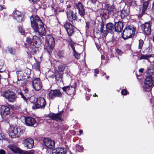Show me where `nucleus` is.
<instances>
[{
    "label": "nucleus",
    "mask_w": 154,
    "mask_h": 154,
    "mask_svg": "<svg viewBox=\"0 0 154 154\" xmlns=\"http://www.w3.org/2000/svg\"><path fill=\"white\" fill-rule=\"evenodd\" d=\"M62 89L63 91L66 93L67 94L71 95L73 94L75 91V88L71 86H68L63 88Z\"/></svg>",
    "instance_id": "20"
},
{
    "label": "nucleus",
    "mask_w": 154,
    "mask_h": 154,
    "mask_svg": "<svg viewBox=\"0 0 154 154\" xmlns=\"http://www.w3.org/2000/svg\"><path fill=\"white\" fill-rule=\"evenodd\" d=\"M4 64V62L3 60L0 61V70L2 69Z\"/></svg>",
    "instance_id": "45"
},
{
    "label": "nucleus",
    "mask_w": 154,
    "mask_h": 154,
    "mask_svg": "<svg viewBox=\"0 0 154 154\" xmlns=\"http://www.w3.org/2000/svg\"><path fill=\"white\" fill-rule=\"evenodd\" d=\"M116 53L120 55L122 53V52L119 49H116Z\"/></svg>",
    "instance_id": "42"
},
{
    "label": "nucleus",
    "mask_w": 154,
    "mask_h": 154,
    "mask_svg": "<svg viewBox=\"0 0 154 154\" xmlns=\"http://www.w3.org/2000/svg\"><path fill=\"white\" fill-rule=\"evenodd\" d=\"M106 29L104 30L106 35L108 32H111L112 31H113L115 29L114 26L113 24L111 23H107L106 25Z\"/></svg>",
    "instance_id": "25"
},
{
    "label": "nucleus",
    "mask_w": 154,
    "mask_h": 154,
    "mask_svg": "<svg viewBox=\"0 0 154 154\" xmlns=\"http://www.w3.org/2000/svg\"><path fill=\"white\" fill-rule=\"evenodd\" d=\"M148 72L149 73V70L148 71Z\"/></svg>",
    "instance_id": "57"
},
{
    "label": "nucleus",
    "mask_w": 154,
    "mask_h": 154,
    "mask_svg": "<svg viewBox=\"0 0 154 154\" xmlns=\"http://www.w3.org/2000/svg\"><path fill=\"white\" fill-rule=\"evenodd\" d=\"M104 58V57L103 55H102L101 56V58L102 59H103Z\"/></svg>",
    "instance_id": "53"
},
{
    "label": "nucleus",
    "mask_w": 154,
    "mask_h": 154,
    "mask_svg": "<svg viewBox=\"0 0 154 154\" xmlns=\"http://www.w3.org/2000/svg\"><path fill=\"white\" fill-rule=\"evenodd\" d=\"M32 85L36 91L40 90L42 87L41 81L38 78H35L32 80Z\"/></svg>",
    "instance_id": "11"
},
{
    "label": "nucleus",
    "mask_w": 154,
    "mask_h": 154,
    "mask_svg": "<svg viewBox=\"0 0 154 154\" xmlns=\"http://www.w3.org/2000/svg\"><path fill=\"white\" fill-rule=\"evenodd\" d=\"M28 76H29V75H27L26 77H28Z\"/></svg>",
    "instance_id": "59"
},
{
    "label": "nucleus",
    "mask_w": 154,
    "mask_h": 154,
    "mask_svg": "<svg viewBox=\"0 0 154 154\" xmlns=\"http://www.w3.org/2000/svg\"><path fill=\"white\" fill-rule=\"evenodd\" d=\"M121 93L123 95H125L127 94V91L126 90L124 89L122 91Z\"/></svg>",
    "instance_id": "39"
},
{
    "label": "nucleus",
    "mask_w": 154,
    "mask_h": 154,
    "mask_svg": "<svg viewBox=\"0 0 154 154\" xmlns=\"http://www.w3.org/2000/svg\"><path fill=\"white\" fill-rule=\"evenodd\" d=\"M31 26L35 32H37L40 36L45 38L46 33L43 23L37 16L34 17L32 16L30 18Z\"/></svg>",
    "instance_id": "1"
},
{
    "label": "nucleus",
    "mask_w": 154,
    "mask_h": 154,
    "mask_svg": "<svg viewBox=\"0 0 154 154\" xmlns=\"http://www.w3.org/2000/svg\"><path fill=\"white\" fill-rule=\"evenodd\" d=\"M0 112L2 118L4 119H8L10 116V108L6 106H1Z\"/></svg>",
    "instance_id": "8"
},
{
    "label": "nucleus",
    "mask_w": 154,
    "mask_h": 154,
    "mask_svg": "<svg viewBox=\"0 0 154 154\" xmlns=\"http://www.w3.org/2000/svg\"><path fill=\"white\" fill-rule=\"evenodd\" d=\"M62 113L61 112L57 114L51 113L48 115L49 117L53 120L58 121L61 120Z\"/></svg>",
    "instance_id": "23"
},
{
    "label": "nucleus",
    "mask_w": 154,
    "mask_h": 154,
    "mask_svg": "<svg viewBox=\"0 0 154 154\" xmlns=\"http://www.w3.org/2000/svg\"><path fill=\"white\" fill-rule=\"evenodd\" d=\"M36 109L44 108L46 105L45 100L43 97H39L36 99L35 102Z\"/></svg>",
    "instance_id": "12"
},
{
    "label": "nucleus",
    "mask_w": 154,
    "mask_h": 154,
    "mask_svg": "<svg viewBox=\"0 0 154 154\" xmlns=\"http://www.w3.org/2000/svg\"><path fill=\"white\" fill-rule=\"evenodd\" d=\"M91 2L94 4H95L97 1V0H91Z\"/></svg>",
    "instance_id": "50"
},
{
    "label": "nucleus",
    "mask_w": 154,
    "mask_h": 154,
    "mask_svg": "<svg viewBox=\"0 0 154 154\" xmlns=\"http://www.w3.org/2000/svg\"><path fill=\"white\" fill-rule=\"evenodd\" d=\"M8 51L9 52L12 54H14L15 53V50L14 49L11 48L9 49Z\"/></svg>",
    "instance_id": "38"
},
{
    "label": "nucleus",
    "mask_w": 154,
    "mask_h": 154,
    "mask_svg": "<svg viewBox=\"0 0 154 154\" xmlns=\"http://www.w3.org/2000/svg\"><path fill=\"white\" fill-rule=\"evenodd\" d=\"M123 28V24L121 22L116 23L115 24V29L117 32H120Z\"/></svg>",
    "instance_id": "26"
},
{
    "label": "nucleus",
    "mask_w": 154,
    "mask_h": 154,
    "mask_svg": "<svg viewBox=\"0 0 154 154\" xmlns=\"http://www.w3.org/2000/svg\"><path fill=\"white\" fill-rule=\"evenodd\" d=\"M25 124L27 126L36 127L37 125V123L35 120L31 117L25 118Z\"/></svg>",
    "instance_id": "10"
},
{
    "label": "nucleus",
    "mask_w": 154,
    "mask_h": 154,
    "mask_svg": "<svg viewBox=\"0 0 154 154\" xmlns=\"http://www.w3.org/2000/svg\"><path fill=\"white\" fill-rule=\"evenodd\" d=\"M23 144L24 146L27 148L32 149L34 146V140L33 139L31 138L26 139L24 140Z\"/></svg>",
    "instance_id": "17"
},
{
    "label": "nucleus",
    "mask_w": 154,
    "mask_h": 154,
    "mask_svg": "<svg viewBox=\"0 0 154 154\" xmlns=\"http://www.w3.org/2000/svg\"><path fill=\"white\" fill-rule=\"evenodd\" d=\"M143 31L144 33L148 35L150 34L151 31V24L149 22L143 24L142 25Z\"/></svg>",
    "instance_id": "14"
},
{
    "label": "nucleus",
    "mask_w": 154,
    "mask_h": 154,
    "mask_svg": "<svg viewBox=\"0 0 154 154\" xmlns=\"http://www.w3.org/2000/svg\"><path fill=\"white\" fill-rule=\"evenodd\" d=\"M127 2L130 6H134L137 5L136 2L133 0H127Z\"/></svg>",
    "instance_id": "34"
},
{
    "label": "nucleus",
    "mask_w": 154,
    "mask_h": 154,
    "mask_svg": "<svg viewBox=\"0 0 154 154\" xmlns=\"http://www.w3.org/2000/svg\"><path fill=\"white\" fill-rule=\"evenodd\" d=\"M5 9H6V7L4 5H0V11H1L2 10Z\"/></svg>",
    "instance_id": "47"
},
{
    "label": "nucleus",
    "mask_w": 154,
    "mask_h": 154,
    "mask_svg": "<svg viewBox=\"0 0 154 154\" xmlns=\"http://www.w3.org/2000/svg\"><path fill=\"white\" fill-rule=\"evenodd\" d=\"M25 131L24 129H21L20 127L15 128L11 126L8 130V133L10 137L12 138H15L19 137Z\"/></svg>",
    "instance_id": "3"
},
{
    "label": "nucleus",
    "mask_w": 154,
    "mask_h": 154,
    "mask_svg": "<svg viewBox=\"0 0 154 154\" xmlns=\"http://www.w3.org/2000/svg\"><path fill=\"white\" fill-rule=\"evenodd\" d=\"M21 97L25 101H26L27 99L26 97L24 96L23 94L22 93H19Z\"/></svg>",
    "instance_id": "43"
},
{
    "label": "nucleus",
    "mask_w": 154,
    "mask_h": 154,
    "mask_svg": "<svg viewBox=\"0 0 154 154\" xmlns=\"http://www.w3.org/2000/svg\"><path fill=\"white\" fill-rule=\"evenodd\" d=\"M135 31V29L131 26L126 27L123 31L122 38L125 39L132 37L134 35Z\"/></svg>",
    "instance_id": "6"
},
{
    "label": "nucleus",
    "mask_w": 154,
    "mask_h": 154,
    "mask_svg": "<svg viewBox=\"0 0 154 154\" xmlns=\"http://www.w3.org/2000/svg\"><path fill=\"white\" fill-rule=\"evenodd\" d=\"M66 32L69 36H71L74 32L75 27L69 23H66L64 25Z\"/></svg>",
    "instance_id": "15"
},
{
    "label": "nucleus",
    "mask_w": 154,
    "mask_h": 154,
    "mask_svg": "<svg viewBox=\"0 0 154 154\" xmlns=\"http://www.w3.org/2000/svg\"><path fill=\"white\" fill-rule=\"evenodd\" d=\"M2 96L5 98L10 102H14L16 99V96L15 93L9 90H5L2 92Z\"/></svg>",
    "instance_id": "5"
},
{
    "label": "nucleus",
    "mask_w": 154,
    "mask_h": 154,
    "mask_svg": "<svg viewBox=\"0 0 154 154\" xmlns=\"http://www.w3.org/2000/svg\"><path fill=\"white\" fill-rule=\"evenodd\" d=\"M67 152V151L66 148L59 147L53 150L51 154H66Z\"/></svg>",
    "instance_id": "22"
},
{
    "label": "nucleus",
    "mask_w": 154,
    "mask_h": 154,
    "mask_svg": "<svg viewBox=\"0 0 154 154\" xmlns=\"http://www.w3.org/2000/svg\"><path fill=\"white\" fill-rule=\"evenodd\" d=\"M143 40H139V49H141L143 46Z\"/></svg>",
    "instance_id": "37"
},
{
    "label": "nucleus",
    "mask_w": 154,
    "mask_h": 154,
    "mask_svg": "<svg viewBox=\"0 0 154 154\" xmlns=\"http://www.w3.org/2000/svg\"><path fill=\"white\" fill-rule=\"evenodd\" d=\"M129 12L128 10H122L121 11V16L122 18H124L125 17L127 16L129 14Z\"/></svg>",
    "instance_id": "29"
},
{
    "label": "nucleus",
    "mask_w": 154,
    "mask_h": 154,
    "mask_svg": "<svg viewBox=\"0 0 154 154\" xmlns=\"http://www.w3.org/2000/svg\"><path fill=\"white\" fill-rule=\"evenodd\" d=\"M106 8L108 11V15H113L116 14L118 11L114 5L107 4L106 5Z\"/></svg>",
    "instance_id": "16"
},
{
    "label": "nucleus",
    "mask_w": 154,
    "mask_h": 154,
    "mask_svg": "<svg viewBox=\"0 0 154 154\" xmlns=\"http://www.w3.org/2000/svg\"><path fill=\"white\" fill-rule=\"evenodd\" d=\"M95 75V76H96V74H95V75Z\"/></svg>",
    "instance_id": "58"
},
{
    "label": "nucleus",
    "mask_w": 154,
    "mask_h": 154,
    "mask_svg": "<svg viewBox=\"0 0 154 154\" xmlns=\"http://www.w3.org/2000/svg\"><path fill=\"white\" fill-rule=\"evenodd\" d=\"M97 96V95L96 94H95L94 96L93 95L94 97H95V96Z\"/></svg>",
    "instance_id": "56"
},
{
    "label": "nucleus",
    "mask_w": 154,
    "mask_h": 154,
    "mask_svg": "<svg viewBox=\"0 0 154 154\" xmlns=\"http://www.w3.org/2000/svg\"><path fill=\"white\" fill-rule=\"evenodd\" d=\"M153 84V82L152 76L150 75L147 76L144 85L143 86L144 91L145 92L150 91Z\"/></svg>",
    "instance_id": "7"
},
{
    "label": "nucleus",
    "mask_w": 154,
    "mask_h": 154,
    "mask_svg": "<svg viewBox=\"0 0 154 154\" xmlns=\"http://www.w3.org/2000/svg\"><path fill=\"white\" fill-rule=\"evenodd\" d=\"M104 24H103V23H101L100 25V32L102 33H103V34H104V36H106V34H105V32H104V31L103 30V28L104 27Z\"/></svg>",
    "instance_id": "36"
},
{
    "label": "nucleus",
    "mask_w": 154,
    "mask_h": 154,
    "mask_svg": "<svg viewBox=\"0 0 154 154\" xmlns=\"http://www.w3.org/2000/svg\"><path fill=\"white\" fill-rule=\"evenodd\" d=\"M39 40L38 38L36 35L33 36L32 39L29 37H27L26 41L30 46L27 52L29 55H31L35 53V45L37 44Z\"/></svg>",
    "instance_id": "2"
},
{
    "label": "nucleus",
    "mask_w": 154,
    "mask_h": 154,
    "mask_svg": "<svg viewBox=\"0 0 154 154\" xmlns=\"http://www.w3.org/2000/svg\"><path fill=\"white\" fill-rule=\"evenodd\" d=\"M149 3L148 2H144L143 6L142 12L144 13L147 8Z\"/></svg>",
    "instance_id": "33"
},
{
    "label": "nucleus",
    "mask_w": 154,
    "mask_h": 154,
    "mask_svg": "<svg viewBox=\"0 0 154 154\" xmlns=\"http://www.w3.org/2000/svg\"><path fill=\"white\" fill-rule=\"evenodd\" d=\"M8 148L15 153H19V154H33L34 153V151L33 150L27 151H23L11 144L8 146Z\"/></svg>",
    "instance_id": "9"
},
{
    "label": "nucleus",
    "mask_w": 154,
    "mask_h": 154,
    "mask_svg": "<svg viewBox=\"0 0 154 154\" xmlns=\"http://www.w3.org/2000/svg\"><path fill=\"white\" fill-rule=\"evenodd\" d=\"M151 57V55L142 54L140 57V60L146 59L148 60Z\"/></svg>",
    "instance_id": "30"
},
{
    "label": "nucleus",
    "mask_w": 154,
    "mask_h": 154,
    "mask_svg": "<svg viewBox=\"0 0 154 154\" xmlns=\"http://www.w3.org/2000/svg\"><path fill=\"white\" fill-rule=\"evenodd\" d=\"M79 133H80V134H81L82 133H83V131L82 130H80L79 131Z\"/></svg>",
    "instance_id": "52"
},
{
    "label": "nucleus",
    "mask_w": 154,
    "mask_h": 154,
    "mask_svg": "<svg viewBox=\"0 0 154 154\" xmlns=\"http://www.w3.org/2000/svg\"><path fill=\"white\" fill-rule=\"evenodd\" d=\"M143 70H144L143 69H140L139 70V72H143Z\"/></svg>",
    "instance_id": "51"
},
{
    "label": "nucleus",
    "mask_w": 154,
    "mask_h": 154,
    "mask_svg": "<svg viewBox=\"0 0 154 154\" xmlns=\"http://www.w3.org/2000/svg\"><path fill=\"white\" fill-rule=\"evenodd\" d=\"M0 154H6L5 150L3 149H0Z\"/></svg>",
    "instance_id": "46"
},
{
    "label": "nucleus",
    "mask_w": 154,
    "mask_h": 154,
    "mask_svg": "<svg viewBox=\"0 0 154 154\" xmlns=\"http://www.w3.org/2000/svg\"><path fill=\"white\" fill-rule=\"evenodd\" d=\"M77 149L79 151H82L83 149V148L80 146H78L77 147Z\"/></svg>",
    "instance_id": "44"
},
{
    "label": "nucleus",
    "mask_w": 154,
    "mask_h": 154,
    "mask_svg": "<svg viewBox=\"0 0 154 154\" xmlns=\"http://www.w3.org/2000/svg\"><path fill=\"white\" fill-rule=\"evenodd\" d=\"M66 66L64 65L60 64L58 66V69L60 72H63L64 71Z\"/></svg>",
    "instance_id": "32"
},
{
    "label": "nucleus",
    "mask_w": 154,
    "mask_h": 154,
    "mask_svg": "<svg viewBox=\"0 0 154 154\" xmlns=\"http://www.w3.org/2000/svg\"><path fill=\"white\" fill-rule=\"evenodd\" d=\"M109 77V76H106V78L107 79H108Z\"/></svg>",
    "instance_id": "55"
},
{
    "label": "nucleus",
    "mask_w": 154,
    "mask_h": 154,
    "mask_svg": "<svg viewBox=\"0 0 154 154\" xmlns=\"http://www.w3.org/2000/svg\"><path fill=\"white\" fill-rule=\"evenodd\" d=\"M49 96L50 98L52 99L56 97H61L62 94L59 90H52L50 91L49 93Z\"/></svg>",
    "instance_id": "19"
},
{
    "label": "nucleus",
    "mask_w": 154,
    "mask_h": 154,
    "mask_svg": "<svg viewBox=\"0 0 154 154\" xmlns=\"http://www.w3.org/2000/svg\"><path fill=\"white\" fill-rule=\"evenodd\" d=\"M43 143L45 146L50 149H53L55 148L54 141L48 138H45L43 140Z\"/></svg>",
    "instance_id": "13"
},
{
    "label": "nucleus",
    "mask_w": 154,
    "mask_h": 154,
    "mask_svg": "<svg viewBox=\"0 0 154 154\" xmlns=\"http://www.w3.org/2000/svg\"><path fill=\"white\" fill-rule=\"evenodd\" d=\"M19 30L21 34L24 35V31H23V29L22 27H20L19 28Z\"/></svg>",
    "instance_id": "40"
},
{
    "label": "nucleus",
    "mask_w": 154,
    "mask_h": 154,
    "mask_svg": "<svg viewBox=\"0 0 154 154\" xmlns=\"http://www.w3.org/2000/svg\"><path fill=\"white\" fill-rule=\"evenodd\" d=\"M67 16L69 20L70 21L75 20L77 16L76 14L71 10H68L67 12Z\"/></svg>",
    "instance_id": "24"
},
{
    "label": "nucleus",
    "mask_w": 154,
    "mask_h": 154,
    "mask_svg": "<svg viewBox=\"0 0 154 154\" xmlns=\"http://www.w3.org/2000/svg\"><path fill=\"white\" fill-rule=\"evenodd\" d=\"M91 90L90 89H89L88 88L87 89V91H88V92H89Z\"/></svg>",
    "instance_id": "54"
},
{
    "label": "nucleus",
    "mask_w": 154,
    "mask_h": 154,
    "mask_svg": "<svg viewBox=\"0 0 154 154\" xmlns=\"http://www.w3.org/2000/svg\"><path fill=\"white\" fill-rule=\"evenodd\" d=\"M70 45L72 49L74 56L76 58L78 59L79 57L80 54L77 53L76 51L74 48V45L73 44L71 43H70Z\"/></svg>",
    "instance_id": "28"
},
{
    "label": "nucleus",
    "mask_w": 154,
    "mask_h": 154,
    "mask_svg": "<svg viewBox=\"0 0 154 154\" xmlns=\"http://www.w3.org/2000/svg\"><path fill=\"white\" fill-rule=\"evenodd\" d=\"M76 6L78 9L79 14L82 16L83 17L85 14V9L82 4L79 2L76 4Z\"/></svg>",
    "instance_id": "21"
},
{
    "label": "nucleus",
    "mask_w": 154,
    "mask_h": 154,
    "mask_svg": "<svg viewBox=\"0 0 154 154\" xmlns=\"http://www.w3.org/2000/svg\"><path fill=\"white\" fill-rule=\"evenodd\" d=\"M86 29L87 28V29H88L89 27V23L88 22H86Z\"/></svg>",
    "instance_id": "48"
},
{
    "label": "nucleus",
    "mask_w": 154,
    "mask_h": 154,
    "mask_svg": "<svg viewBox=\"0 0 154 154\" xmlns=\"http://www.w3.org/2000/svg\"><path fill=\"white\" fill-rule=\"evenodd\" d=\"M33 68L34 69H35L37 71H39L40 67L39 64L38 63H36L34 64L33 66Z\"/></svg>",
    "instance_id": "35"
},
{
    "label": "nucleus",
    "mask_w": 154,
    "mask_h": 154,
    "mask_svg": "<svg viewBox=\"0 0 154 154\" xmlns=\"http://www.w3.org/2000/svg\"><path fill=\"white\" fill-rule=\"evenodd\" d=\"M24 93L25 94H26V96L29 97V95H28V94H29V91L28 90V89L27 88H26L24 90Z\"/></svg>",
    "instance_id": "41"
},
{
    "label": "nucleus",
    "mask_w": 154,
    "mask_h": 154,
    "mask_svg": "<svg viewBox=\"0 0 154 154\" xmlns=\"http://www.w3.org/2000/svg\"><path fill=\"white\" fill-rule=\"evenodd\" d=\"M17 80L18 81L21 80L23 79H26V76L23 73V72L21 71H18L17 72Z\"/></svg>",
    "instance_id": "27"
},
{
    "label": "nucleus",
    "mask_w": 154,
    "mask_h": 154,
    "mask_svg": "<svg viewBox=\"0 0 154 154\" xmlns=\"http://www.w3.org/2000/svg\"><path fill=\"white\" fill-rule=\"evenodd\" d=\"M95 73L96 74H98L99 72V70L98 69H96L94 70Z\"/></svg>",
    "instance_id": "49"
},
{
    "label": "nucleus",
    "mask_w": 154,
    "mask_h": 154,
    "mask_svg": "<svg viewBox=\"0 0 154 154\" xmlns=\"http://www.w3.org/2000/svg\"><path fill=\"white\" fill-rule=\"evenodd\" d=\"M13 15L14 19L18 22H21L24 20L23 15L19 11H14Z\"/></svg>",
    "instance_id": "18"
},
{
    "label": "nucleus",
    "mask_w": 154,
    "mask_h": 154,
    "mask_svg": "<svg viewBox=\"0 0 154 154\" xmlns=\"http://www.w3.org/2000/svg\"><path fill=\"white\" fill-rule=\"evenodd\" d=\"M45 48L49 54L51 53L55 46V41L54 38L51 35H48L46 37Z\"/></svg>",
    "instance_id": "4"
},
{
    "label": "nucleus",
    "mask_w": 154,
    "mask_h": 154,
    "mask_svg": "<svg viewBox=\"0 0 154 154\" xmlns=\"http://www.w3.org/2000/svg\"><path fill=\"white\" fill-rule=\"evenodd\" d=\"M55 76L56 80L60 82L62 81V75L61 74L59 73V72H57L55 74Z\"/></svg>",
    "instance_id": "31"
}]
</instances>
